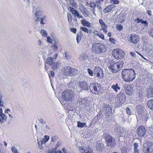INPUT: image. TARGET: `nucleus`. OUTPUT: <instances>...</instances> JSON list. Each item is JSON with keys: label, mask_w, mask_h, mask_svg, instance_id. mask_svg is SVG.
I'll return each instance as SVG.
<instances>
[{"label": "nucleus", "mask_w": 153, "mask_h": 153, "mask_svg": "<svg viewBox=\"0 0 153 153\" xmlns=\"http://www.w3.org/2000/svg\"><path fill=\"white\" fill-rule=\"evenodd\" d=\"M37 141L38 144L40 148L41 147V145L45 143V141L43 140H41L38 139Z\"/></svg>", "instance_id": "nucleus-35"}, {"label": "nucleus", "mask_w": 153, "mask_h": 153, "mask_svg": "<svg viewBox=\"0 0 153 153\" xmlns=\"http://www.w3.org/2000/svg\"><path fill=\"white\" fill-rule=\"evenodd\" d=\"M128 148L125 146H123L121 149L122 153H127Z\"/></svg>", "instance_id": "nucleus-39"}, {"label": "nucleus", "mask_w": 153, "mask_h": 153, "mask_svg": "<svg viewBox=\"0 0 153 153\" xmlns=\"http://www.w3.org/2000/svg\"><path fill=\"white\" fill-rule=\"evenodd\" d=\"M52 39L50 36L47 37V40L48 42L50 43H52Z\"/></svg>", "instance_id": "nucleus-52"}, {"label": "nucleus", "mask_w": 153, "mask_h": 153, "mask_svg": "<svg viewBox=\"0 0 153 153\" xmlns=\"http://www.w3.org/2000/svg\"><path fill=\"white\" fill-rule=\"evenodd\" d=\"M103 111L105 112L106 114H108V116L112 113L111 109L110 106L106 105L104 106L103 108Z\"/></svg>", "instance_id": "nucleus-17"}, {"label": "nucleus", "mask_w": 153, "mask_h": 153, "mask_svg": "<svg viewBox=\"0 0 153 153\" xmlns=\"http://www.w3.org/2000/svg\"><path fill=\"white\" fill-rule=\"evenodd\" d=\"M68 22L69 23L71 22L72 21V18L71 15L70 13L68 15Z\"/></svg>", "instance_id": "nucleus-47"}, {"label": "nucleus", "mask_w": 153, "mask_h": 153, "mask_svg": "<svg viewBox=\"0 0 153 153\" xmlns=\"http://www.w3.org/2000/svg\"><path fill=\"white\" fill-rule=\"evenodd\" d=\"M87 126L86 124L85 123H81L80 121L77 122V127L79 128H82L84 127Z\"/></svg>", "instance_id": "nucleus-26"}, {"label": "nucleus", "mask_w": 153, "mask_h": 153, "mask_svg": "<svg viewBox=\"0 0 153 153\" xmlns=\"http://www.w3.org/2000/svg\"><path fill=\"white\" fill-rule=\"evenodd\" d=\"M124 62L122 61H119L116 62L113 64L108 66V68L114 73H117L122 68Z\"/></svg>", "instance_id": "nucleus-5"}, {"label": "nucleus", "mask_w": 153, "mask_h": 153, "mask_svg": "<svg viewBox=\"0 0 153 153\" xmlns=\"http://www.w3.org/2000/svg\"><path fill=\"white\" fill-rule=\"evenodd\" d=\"M76 1L69 0V3L71 4L72 7H76L77 5L76 4Z\"/></svg>", "instance_id": "nucleus-36"}, {"label": "nucleus", "mask_w": 153, "mask_h": 153, "mask_svg": "<svg viewBox=\"0 0 153 153\" xmlns=\"http://www.w3.org/2000/svg\"><path fill=\"white\" fill-rule=\"evenodd\" d=\"M125 52L121 49H117L113 53L114 56L117 59H122L124 57Z\"/></svg>", "instance_id": "nucleus-10"}, {"label": "nucleus", "mask_w": 153, "mask_h": 153, "mask_svg": "<svg viewBox=\"0 0 153 153\" xmlns=\"http://www.w3.org/2000/svg\"><path fill=\"white\" fill-rule=\"evenodd\" d=\"M89 5L90 7L92 8H95L96 7V4L94 2L90 3Z\"/></svg>", "instance_id": "nucleus-48"}, {"label": "nucleus", "mask_w": 153, "mask_h": 153, "mask_svg": "<svg viewBox=\"0 0 153 153\" xmlns=\"http://www.w3.org/2000/svg\"><path fill=\"white\" fill-rule=\"evenodd\" d=\"M0 121L1 123H4L7 121V117L5 115L3 114V112L0 114Z\"/></svg>", "instance_id": "nucleus-21"}, {"label": "nucleus", "mask_w": 153, "mask_h": 153, "mask_svg": "<svg viewBox=\"0 0 153 153\" xmlns=\"http://www.w3.org/2000/svg\"><path fill=\"white\" fill-rule=\"evenodd\" d=\"M126 113L128 115H130L131 114V111L128 108H126Z\"/></svg>", "instance_id": "nucleus-43"}, {"label": "nucleus", "mask_w": 153, "mask_h": 153, "mask_svg": "<svg viewBox=\"0 0 153 153\" xmlns=\"http://www.w3.org/2000/svg\"><path fill=\"white\" fill-rule=\"evenodd\" d=\"M148 119L147 114H145L144 116L142 117L141 120L144 123H146L147 119Z\"/></svg>", "instance_id": "nucleus-33"}, {"label": "nucleus", "mask_w": 153, "mask_h": 153, "mask_svg": "<svg viewBox=\"0 0 153 153\" xmlns=\"http://www.w3.org/2000/svg\"><path fill=\"white\" fill-rule=\"evenodd\" d=\"M123 87L126 93L129 95H131L132 88L131 86L125 84L124 85Z\"/></svg>", "instance_id": "nucleus-15"}, {"label": "nucleus", "mask_w": 153, "mask_h": 153, "mask_svg": "<svg viewBox=\"0 0 153 153\" xmlns=\"http://www.w3.org/2000/svg\"><path fill=\"white\" fill-rule=\"evenodd\" d=\"M80 29L82 31H83L85 32H86L87 33H91V30H88V29H87L86 27H80Z\"/></svg>", "instance_id": "nucleus-32"}, {"label": "nucleus", "mask_w": 153, "mask_h": 153, "mask_svg": "<svg viewBox=\"0 0 153 153\" xmlns=\"http://www.w3.org/2000/svg\"><path fill=\"white\" fill-rule=\"evenodd\" d=\"M111 88L117 92H118L117 90H120V87L119 86L118 84L117 83L115 85H113L111 86Z\"/></svg>", "instance_id": "nucleus-22"}, {"label": "nucleus", "mask_w": 153, "mask_h": 153, "mask_svg": "<svg viewBox=\"0 0 153 153\" xmlns=\"http://www.w3.org/2000/svg\"><path fill=\"white\" fill-rule=\"evenodd\" d=\"M123 79L126 82H130L134 80L135 77V73L133 69H124L121 72Z\"/></svg>", "instance_id": "nucleus-1"}, {"label": "nucleus", "mask_w": 153, "mask_h": 153, "mask_svg": "<svg viewBox=\"0 0 153 153\" xmlns=\"http://www.w3.org/2000/svg\"><path fill=\"white\" fill-rule=\"evenodd\" d=\"M61 64L59 62L53 63L52 65V69L54 71H57L58 69L60 68Z\"/></svg>", "instance_id": "nucleus-16"}, {"label": "nucleus", "mask_w": 153, "mask_h": 153, "mask_svg": "<svg viewBox=\"0 0 153 153\" xmlns=\"http://www.w3.org/2000/svg\"><path fill=\"white\" fill-rule=\"evenodd\" d=\"M53 62V60L52 59V58L51 57H49L47 59V60L46 62V63L47 64H49L50 65H51L52 64Z\"/></svg>", "instance_id": "nucleus-37"}, {"label": "nucleus", "mask_w": 153, "mask_h": 153, "mask_svg": "<svg viewBox=\"0 0 153 153\" xmlns=\"http://www.w3.org/2000/svg\"><path fill=\"white\" fill-rule=\"evenodd\" d=\"M141 23L143 24H144L145 26H147L148 25V23L146 21L142 20Z\"/></svg>", "instance_id": "nucleus-62"}, {"label": "nucleus", "mask_w": 153, "mask_h": 153, "mask_svg": "<svg viewBox=\"0 0 153 153\" xmlns=\"http://www.w3.org/2000/svg\"><path fill=\"white\" fill-rule=\"evenodd\" d=\"M78 86L81 90L87 91L88 89V83L85 81H80L78 82Z\"/></svg>", "instance_id": "nucleus-12"}, {"label": "nucleus", "mask_w": 153, "mask_h": 153, "mask_svg": "<svg viewBox=\"0 0 153 153\" xmlns=\"http://www.w3.org/2000/svg\"><path fill=\"white\" fill-rule=\"evenodd\" d=\"M58 53H56L53 56V57H51L53 60L55 59L58 56Z\"/></svg>", "instance_id": "nucleus-58"}, {"label": "nucleus", "mask_w": 153, "mask_h": 153, "mask_svg": "<svg viewBox=\"0 0 153 153\" xmlns=\"http://www.w3.org/2000/svg\"><path fill=\"white\" fill-rule=\"evenodd\" d=\"M94 76L99 79H101L103 78L104 75L102 70L100 67H96L94 68Z\"/></svg>", "instance_id": "nucleus-9"}, {"label": "nucleus", "mask_w": 153, "mask_h": 153, "mask_svg": "<svg viewBox=\"0 0 153 153\" xmlns=\"http://www.w3.org/2000/svg\"><path fill=\"white\" fill-rule=\"evenodd\" d=\"M147 130V131H149V133H152V132H153V126L148 127Z\"/></svg>", "instance_id": "nucleus-40"}, {"label": "nucleus", "mask_w": 153, "mask_h": 153, "mask_svg": "<svg viewBox=\"0 0 153 153\" xmlns=\"http://www.w3.org/2000/svg\"><path fill=\"white\" fill-rule=\"evenodd\" d=\"M82 24L83 26H86L89 27H91L90 23L84 19L82 20Z\"/></svg>", "instance_id": "nucleus-24"}, {"label": "nucleus", "mask_w": 153, "mask_h": 153, "mask_svg": "<svg viewBox=\"0 0 153 153\" xmlns=\"http://www.w3.org/2000/svg\"><path fill=\"white\" fill-rule=\"evenodd\" d=\"M36 17H37V18L36 19V21L37 22H39L40 21V19L42 17V15H35Z\"/></svg>", "instance_id": "nucleus-44"}, {"label": "nucleus", "mask_w": 153, "mask_h": 153, "mask_svg": "<svg viewBox=\"0 0 153 153\" xmlns=\"http://www.w3.org/2000/svg\"><path fill=\"white\" fill-rule=\"evenodd\" d=\"M148 96L149 97H153V87L150 89L148 92Z\"/></svg>", "instance_id": "nucleus-31"}, {"label": "nucleus", "mask_w": 153, "mask_h": 153, "mask_svg": "<svg viewBox=\"0 0 153 153\" xmlns=\"http://www.w3.org/2000/svg\"><path fill=\"white\" fill-rule=\"evenodd\" d=\"M11 150L14 153H19L18 150L15 146H13L11 148Z\"/></svg>", "instance_id": "nucleus-41"}, {"label": "nucleus", "mask_w": 153, "mask_h": 153, "mask_svg": "<svg viewBox=\"0 0 153 153\" xmlns=\"http://www.w3.org/2000/svg\"><path fill=\"white\" fill-rule=\"evenodd\" d=\"M70 31L74 33H75L76 31V28H71Z\"/></svg>", "instance_id": "nucleus-51"}, {"label": "nucleus", "mask_w": 153, "mask_h": 153, "mask_svg": "<svg viewBox=\"0 0 153 153\" xmlns=\"http://www.w3.org/2000/svg\"><path fill=\"white\" fill-rule=\"evenodd\" d=\"M113 2V4H118L119 2V1L118 0H111V2L112 3Z\"/></svg>", "instance_id": "nucleus-55"}, {"label": "nucleus", "mask_w": 153, "mask_h": 153, "mask_svg": "<svg viewBox=\"0 0 153 153\" xmlns=\"http://www.w3.org/2000/svg\"><path fill=\"white\" fill-rule=\"evenodd\" d=\"M94 33L95 35H97L99 36V37L102 39H104V35L103 34L101 33H98V32L97 31H95L94 32Z\"/></svg>", "instance_id": "nucleus-29"}, {"label": "nucleus", "mask_w": 153, "mask_h": 153, "mask_svg": "<svg viewBox=\"0 0 153 153\" xmlns=\"http://www.w3.org/2000/svg\"><path fill=\"white\" fill-rule=\"evenodd\" d=\"M49 139V137L47 135H45L44 136V139L43 140L45 141V142H46L48 141Z\"/></svg>", "instance_id": "nucleus-46"}, {"label": "nucleus", "mask_w": 153, "mask_h": 153, "mask_svg": "<svg viewBox=\"0 0 153 153\" xmlns=\"http://www.w3.org/2000/svg\"><path fill=\"white\" fill-rule=\"evenodd\" d=\"M63 75L72 76L78 73V71L76 69L69 66L64 67L62 70Z\"/></svg>", "instance_id": "nucleus-4"}, {"label": "nucleus", "mask_w": 153, "mask_h": 153, "mask_svg": "<svg viewBox=\"0 0 153 153\" xmlns=\"http://www.w3.org/2000/svg\"><path fill=\"white\" fill-rule=\"evenodd\" d=\"M134 149H137L138 146V144L137 143H135L134 144Z\"/></svg>", "instance_id": "nucleus-60"}, {"label": "nucleus", "mask_w": 153, "mask_h": 153, "mask_svg": "<svg viewBox=\"0 0 153 153\" xmlns=\"http://www.w3.org/2000/svg\"><path fill=\"white\" fill-rule=\"evenodd\" d=\"M39 122L42 124H45L46 123V121L43 120L42 119H40L39 120Z\"/></svg>", "instance_id": "nucleus-54"}, {"label": "nucleus", "mask_w": 153, "mask_h": 153, "mask_svg": "<svg viewBox=\"0 0 153 153\" xmlns=\"http://www.w3.org/2000/svg\"><path fill=\"white\" fill-rule=\"evenodd\" d=\"M91 50L94 53L99 54L105 52L106 49L104 45L101 43H94L92 45Z\"/></svg>", "instance_id": "nucleus-3"}, {"label": "nucleus", "mask_w": 153, "mask_h": 153, "mask_svg": "<svg viewBox=\"0 0 153 153\" xmlns=\"http://www.w3.org/2000/svg\"><path fill=\"white\" fill-rule=\"evenodd\" d=\"M114 132L116 135H120L122 134L120 128L118 126L115 127L114 130Z\"/></svg>", "instance_id": "nucleus-23"}, {"label": "nucleus", "mask_w": 153, "mask_h": 153, "mask_svg": "<svg viewBox=\"0 0 153 153\" xmlns=\"http://www.w3.org/2000/svg\"><path fill=\"white\" fill-rule=\"evenodd\" d=\"M82 33L81 32H80L79 33H77L76 35V40L77 42L78 43L80 41L82 35Z\"/></svg>", "instance_id": "nucleus-25"}, {"label": "nucleus", "mask_w": 153, "mask_h": 153, "mask_svg": "<svg viewBox=\"0 0 153 153\" xmlns=\"http://www.w3.org/2000/svg\"><path fill=\"white\" fill-rule=\"evenodd\" d=\"M68 9L70 10V11L72 12V14H73L74 13V10H76L74 9V8H72L71 7H70L68 8Z\"/></svg>", "instance_id": "nucleus-57"}, {"label": "nucleus", "mask_w": 153, "mask_h": 153, "mask_svg": "<svg viewBox=\"0 0 153 153\" xmlns=\"http://www.w3.org/2000/svg\"><path fill=\"white\" fill-rule=\"evenodd\" d=\"M51 48L53 51H56L58 48L57 43L55 42V43H53L52 45Z\"/></svg>", "instance_id": "nucleus-27"}, {"label": "nucleus", "mask_w": 153, "mask_h": 153, "mask_svg": "<svg viewBox=\"0 0 153 153\" xmlns=\"http://www.w3.org/2000/svg\"><path fill=\"white\" fill-rule=\"evenodd\" d=\"M140 38L137 35L133 34H131L130 37H128V40L130 42H132L135 44L139 41Z\"/></svg>", "instance_id": "nucleus-14"}, {"label": "nucleus", "mask_w": 153, "mask_h": 153, "mask_svg": "<svg viewBox=\"0 0 153 153\" xmlns=\"http://www.w3.org/2000/svg\"><path fill=\"white\" fill-rule=\"evenodd\" d=\"M38 9V7L36 9V11H37L36 13H35V15H42V12L40 11L39 10H37Z\"/></svg>", "instance_id": "nucleus-42"}, {"label": "nucleus", "mask_w": 153, "mask_h": 153, "mask_svg": "<svg viewBox=\"0 0 153 153\" xmlns=\"http://www.w3.org/2000/svg\"><path fill=\"white\" fill-rule=\"evenodd\" d=\"M96 149L100 151H102L104 147V145L103 143H97L95 146Z\"/></svg>", "instance_id": "nucleus-19"}, {"label": "nucleus", "mask_w": 153, "mask_h": 153, "mask_svg": "<svg viewBox=\"0 0 153 153\" xmlns=\"http://www.w3.org/2000/svg\"><path fill=\"white\" fill-rule=\"evenodd\" d=\"M149 35L153 38V29L151 30L149 33Z\"/></svg>", "instance_id": "nucleus-64"}, {"label": "nucleus", "mask_w": 153, "mask_h": 153, "mask_svg": "<svg viewBox=\"0 0 153 153\" xmlns=\"http://www.w3.org/2000/svg\"><path fill=\"white\" fill-rule=\"evenodd\" d=\"M77 91L76 87L74 86L71 88L70 89L64 91L62 93V99L68 101L72 100L75 96L74 91Z\"/></svg>", "instance_id": "nucleus-2"}, {"label": "nucleus", "mask_w": 153, "mask_h": 153, "mask_svg": "<svg viewBox=\"0 0 153 153\" xmlns=\"http://www.w3.org/2000/svg\"><path fill=\"white\" fill-rule=\"evenodd\" d=\"M126 95L124 93L120 92L117 95L115 99L117 103L119 105L123 104L126 100Z\"/></svg>", "instance_id": "nucleus-8"}, {"label": "nucleus", "mask_w": 153, "mask_h": 153, "mask_svg": "<svg viewBox=\"0 0 153 153\" xmlns=\"http://www.w3.org/2000/svg\"><path fill=\"white\" fill-rule=\"evenodd\" d=\"M101 29L103 30L104 32L106 33L107 32V26L105 23H104L103 24H101Z\"/></svg>", "instance_id": "nucleus-28"}, {"label": "nucleus", "mask_w": 153, "mask_h": 153, "mask_svg": "<svg viewBox=\"0 0 153 153\" xmlns=\"http://www.w3.org/2000/svg\"><path fill=\"white\" fill-rule=\"evenodd\" d=\"M147 105L149 109L153 110V99L150 100L148 101Z\"/></svg>", "instance_id": "nucleus-20"}, {"label": "nucleus", "mask_w": 153, "mask_h": 153, "mask_svg": "<svg viewBox=\"0 0 153 153\" xmlns=\"http://www.w3.org/2000/svg\"><path fill=\"white\" fill-rule=\"evenodd\" d=\"M88 71L90 75L91 76H93V73L92 70L88 68Z\"/></svg>", "instance_id": "nucleus-49"}, {"label": "nucleus", "mask_w": 153, "mask_h": 153, "mask_svg": "<svg viewBox=\"0 0 153 153\" xmlns=\"http://www.w3.org/2000/svg\"><path fill=\"white\" fill-rule=\"evenodd\" d=\"M61 143H62V142L60 141L58 142H57L56 145V146L57 147H60L61 146Z\"/></svg>", "instance_id": "nucleus-61"}, {"label": "nucleus", "mask_w": 153, "mask_h": 153, "mask_svg": "<svg viewBox=\"0 0 153 153\" xmlns=\"http://www.w3.org/2000/svg\"><path fill=\"white\" fill-rule=\"evenodd\" d=\"M41 33L42 36L46 37L47 36L48 33L47 31L44 29H41Z\"/></svg>", "instance_id": "nucleus-34"}, {"label": "nucleus", "mask_w": 153, "mask_h": 153, "mask_svg": "<svg viewBox=\"0 0 153 153\" xmlns=\"http://www.w3.org/2000/svg\"><path fill=\"white\" fill-rule=\"evenodd\" d=\"M65 58L67 59H71V55L69 53L67 52H65Z\"/></svg>", "instance_id": "nucleus-38"}, {"label": "nucleus", "mask_w": 153, "mask_h": 153, "mask_svg": "<svg viewBox=\"0 0 153 153\" xmlns=\"http://www.w3.org/2000/svg\"><path fill=\"white\" fill-rule=\"evenodd\" d=\"M74 13L73 14L75 16L77 17L78 16H79L78 15L79 13L76 10H74Z\"/></svg>", "instance_id": "nucleus-56"}, {"label": "nucleus", "mask_w": 153, "mask_h": 153, "mask_svg": "<svg viewBox=\"0 0 153 153\" xmlns=\"http://www.w3.org/2000/svg\"><path fill=\"white\" fill-rule=\"evenodd\" d=\"M103 137L105 139V141L107 144V146L110 148H113L116 145L115 139L111 136L109 134H104L103 135Z\"/></svg>", "instance_id": "nucleus-6"}, {"label": "nucleus", "mask_w": 153, "mask_h": 153, "mask_svg": "<svg viewBox=\"0 0 153 153\" xmlns=\"http://www.w3.org/2000/svg\"><path fill=\"white\" fill-rule=\"evenodd\" d=\"M51 73H50V74H49V76H51V77H53L54 76V72L53 71H50Z\"/></svg>", "instance_id": "nucleus-59"}, {"label": "nucleus", "mask_w": 153, "mask_h": 153, "mask_svg": "<svg viewBox=\"0 0 153 153\" xmlns=\"http://www.w3.org/2000/svg\"><path fill=\"white\" fill-rule=\"evenodd\" d=\"M110 5H108L103 10L104 13H107L110 11L112 10Z\"/></svg>", "instance_id": "nucleus-30"}, {"label": "nucleus", "mask_w": 153, "mask_h": 153, "mask_svg": "<svg viewBox=\"0 0 153 153\" xmlns=\"http://www.w3.org/2000/svg\"><path fill=\"white\" fill-rule=\"evenodd\" d=\"M136 109L138 113L141 114L143 113V107L142 105H137L136 107Z\"/></svg>", "instance_id": "nucleus-18"}, {"label": "nucleus", "mask_w": 153, "mask_h": 153, "mask_svg": "<svg viewBox=\"0 0 153 153\" xmlns=\"http://www.w3.org/2000/svg\"><path fill=\"white\" fill-rule=\"evenodd\" d=\"M143 151L144 153H153V143L150 140H147L143 144Z\"/></svg>", "instance_id": "nucleus-7"}, {"label": "nucleus", "mask_w": 153, "mask_h": 153, "mask_svg": "<svg viewBox=\"0 0 153 153\" xmlns=\"http://www.w3.org/2000/svg\"><path fill=\"white\" fill-rule=\"evenodd\" d=\"M48 153H55V151L54 149H52L51 150H49Z\"/></svg>", "instance_id": "nucleus-63"}, {"label": "nucleus", "mask_w": 153, "mask_h": 153, "mask_svg": "<svg viewBox=\"0 0 153 153\" xmlns=\"http://www.w3.org/2000/svg\"><path fill=\"white\" fill-rule=\"evenodd\" d=\"M89 88L91 91L94 94H98L99 92L100 88L97 84L92 83L90 85Z\"/></svg>", "instance_id": "nucleus-11"}, {"label": "nucleus", "mask_w": 153, "mask_h": 153, "mask_svg": "<svg viewBox=\"0 0 153 153\" xmlns=\"http://www.w3.org/2000/svg\"><path fill=\"white\" fill-rule=\"evenodd\" d=\"M117 29L119 30H123V27L121 25H117Z\"/></svg>", "instance_id": "nucleus-45"}, {"label": "nucleus", "mask_w": 153, "mask_h": 153, "mask_svg": "<svg viewBox=\"0 0 153 153\" xmlns=\"http://www.w3.org/2000/svg\"><path fill=\"white\" fill-rule=\"evenodd\" d=\"M58 138V137L56 136H55L53 137L51 139V141L53 142H55Z\"/></svg>", "instance_id": "nucleus-50"}, {"label": "nucleus", "mask_w": 153, "mask_h": 153, "mask_svg": "<svg viewBox=\"0 0 153 153\" xmlns=\"http://www.w3.org/2000/svg\"><path fill=\"white\" fill-rule=\"evenodd\" d=\"M146 130L145 127L143 126H139L137 130V134L138 136L140 137H144L146 133Z\"/></svg>", "instance_id": "nucleus-13"}, {"label": "nucleus", "mask_w": 153, "mask_h": 153, "mask_svg": "<svg viewBox=\"0 0 153 153\" xmlns=\"http://www.w3.org/2000/svg\"><path fill=\"white\" fill-rule=\"evenodd\" d=\"M79 150H80L81 152L82 153H85L87 151V149H84L82 148L81 147H79Z\"/></svg>", "instance_id": "nucleus-53"}]
</instances>
